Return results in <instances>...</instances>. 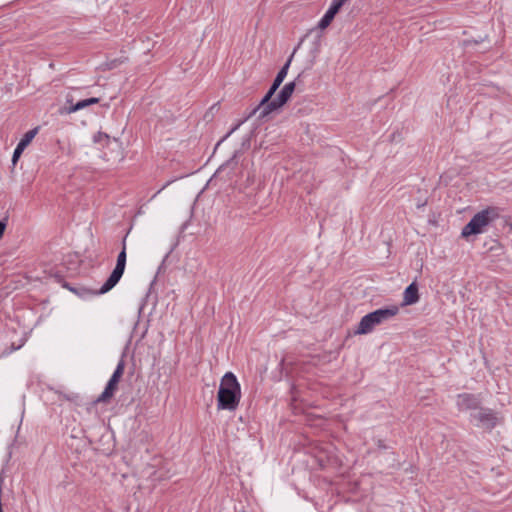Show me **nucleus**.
Instances as JSON below:
<instances>
[{
	"label": "nucleus",
	"mask_w": 512,
	"mask_h": 512,
	"mask_svg": "<svg viewBox=\"0 0 512 512\" xmlns=\"http://www.w3.org/2000/svg\"><path fill=\"white\" fill-rule=\"evenodd\" d=\"M95 141L96 142H104L107 145H116L119 147V143L115 138L111 139L108 135L103 134V133H98V135L95 136Z\"/></svg>",
	"instance_id": "4468645a"
},
{
	"label": "nucleus",
	"mask_w": 512,
	"mask_h": 512,
	"mask_svg": "<svg viewBox=\"0 0 512 512\" xmlns=\"http://www.w3.org/2000/svg\"><path fill=\"white\" fill-rule=\"evenodd\" d=\"M236 128H237V126H236V127H234V128H233L229 133H226V134H225V137H226V138H228V136L231 134V132H233Z\"/></svg>",
	"instance_id": "a211bd4d"
},
{
	"label": "nucleus",
	"mask_w": 512,
	"mask_h": 512,
	"mask_svg": "<svg viewBox=\"0 0 512 512\" xmlns=\"http://www.w3.org/2000/svg\"><path fill=\"white\" fill-rule=\"evenodd\" d=\"M347 1L348 0H333V2L330 5L329 9L326 11L325 15L319 21L318 28L321 29V30L327 28L331 24V22L333 21L335 15L339 12L341 7Z\"/></svg>",
	"instance_id": "9d476101"
},
{
	"label": "nucleus",
	"mask_w": 512,
	"mask_h": 512,
	"mask_svg": "<svg viewBox=\"0 0 512 512\" xmlns=\"http://www.w3.org/2000/svg\"><path fill=\"white\" fill-rule=\"evenodd\" d=\"M99 102V98H88L81 101H78L75 105L68 108L67 113H75L79 110H82L90 105L97 104Z\"/></svg>",
	"instance_id": "ddd939ff"
},
{
	"label": "nucleus",
	"mask_w": 512,
	"mask_h": 512,
	"mask_svg": "<svg viewBox=\"0 0 512 512\" xmlns=\"http://www.w3.org/2000/svg\"><path fill=\"white\" fill-rule=\"evenodd\" d=\"M291 63V57L287 60L285 65L280 69L277 76L275 77L273 84L265 94V96L262 98V104H265L266 102H269V100L273 97L279 86L282 84L283 80L285 79L289 66Z\"/></svg>",
	"instance_id": "1a4fd4ad"
},
{
	"label": "nucleus",
	"mask_w": 512,
	"mask_h": 512,
	"mask_svg": "<svg viewBox=\"0 0 512 512\" xmlns=\"http://www.w3.org/2000/svg\"><path fill=\"white\" fill-rule=\"evenodd\" d=\"M126 265V243L125 240L123 241V248L122 251L119 253L117 257V263L112 271L109 278L106 280V282L103 284V286L100 288V293L104 294L111 290L121 279Z\"/></svg>",
	"instance_id": "39448f33"
},
{
	"label": "nucleus",
	"mask_w": 512,
	"mask_h": 512,
	"mask_svg": "<svg viewBox=\"0 0 512 512\" xmlns=\"http://www.w3.org/2000/svg\"><path fill=\"white\" fill-rule=\"evenodd\" d=\"M478 410V412L471 414L472 419L475 420L477 424L483 428H494L497 423V417L495 413L490 409L481 407Z\"/></svg>",
	"instance_id": "6e6552de"
},
{
	"label": "nucleus",
	"mask_w": 512,
	"mask_h": 512,
	"mask_svg": "<svg viewBox=\"0 0 512 512\" xmlns=\"http://www.w3.org/2000/svg\"><path fill=\"white\" fill-rule=\"evenodd\" d=\"M124 367H125L124 361L123 360L119 361V363L117 364V367H116L114 373L112 374L111 378L109 379L104 391L98 398L99 402H105L114 395V393L117 389V385L124 373Z\"/></svg>",
	"instance_id": "423d86ee"
},
{
	"label": "nucleus",
	"mask_w": 512,
	"mask_h": 512,
	"mask_svg": "<svg viewBox=\"0 0 512 512\" xmlns=\"http://www.w3.org/2000/svg\"><path fill=\"white\" fill-rule=\"evenodd\" d=\"M222 139L217 142L216 148L221 144Z\"/></svg>",
	"instance_id": "6ab92c4d"
},
{
	"label": "nucleus",
	"mask_w": 512,
	"mask_h": 512,
	"mask_svg": "<svg viewBox=\"0 0 512 512\" xmlns=\"http://www.w3.org/2000/svg\"><path fill=\"white\" fill-rule=\"evenodd\" d=\"M219 174V170L216 171V173L213 175V177L209 180L208 184H212L213 181L216 180L217 176Z\"/></svg>",
	"instance_id": "f3484780"
},
{
	"label": "nucleus",
	"mask_w": 512,
	"mask_h": 512,
	"mask_svg": "<svg viewBox=\"0 0 512 512\" xmlns=\"http://www.w3.org/2000/svg\"><path fill=\"white\" fill-rule=\"evenodd\" d=\"M218 408L224 409V376L221 377L218 390Z\"/></svg>",
	"instance_id": "2eb2a0df"
},
{
	"label": "nucleus",
	"mask_w": 512,
	"mask_h": 512,
	"mask_svg": "<svg viewBox=\"0 0 512 512\" xmlns=\"http://www.w3.org/2000/svg\"><path fill=\"white\" fill-rule=\"evenodd\" d=\"M399 313V307L391 305L386 308L377 309L371 313H368L359 322L355 334H368L376 325H379L389 319L393 318Z\"/></svg>",
	"instance_id": "f257e3e1"
},
{
	"label": "nucleus",
	"mask_w": 512,
	"mask_h": 512,
	"mask_svg": "<svg viewBox=\"0 0 512 512\" xmlns=\"http://www.w3.org/2000/svg\"><path fill=\"white\" fill-rule=\"evenodd\" d=\"M241 399V387L232 372H226V410H235Z\"/></svg>",
	"instance_id": "20e7f679"
},
{
	"label": "nucleus",
	"mask_w": 512,
	"mask_h": 512,
	"mask_svg": "<svg viewBox=\"0 0 512 512\" xmlns=\"http://www.w3.org/2000/svg\"><path fill=\"white\" fill-rule=\"evenodd\" d=\"M5 228H6V224L4 222L0 221V239L2 238V236L4 234Z\"/></svg>",
	"instance_id": "dca6fc26"
},
{
	"label": "nucleus",
	"mask_w": 512,
	"mask_h": 512,
	"mask_svg": "<svg viewBox=\"0 0 512 512\" xmlns=\"http://www.w3.org/2000/svg\"><path fill=\"white\" fill-rule=\"evenodd\" d=\"M299 78L300 76H298L295 81L285 84L275 99L271 98L269 102H266L265 104H262L261 100L260 103L252 110L250 115L257 114L259 119H264L271 112L283 106L294 92L296 82L299 80Z\"/></svg>",
	"instance_id": "f03ea898"
},
{
	"label": "nucleus",
	"mask_w": 512,
	"mask_h": 512,
	"mask_svg": "<svg viewBox=\"0 0 512 512\" xmlns=\"http://www.w3.org/2000/svg\"><path fill=\"white\" fill-rule=\"evenodd\" d=\"M418 287L415 282L411 283L404 291L403 305H412L418 302Z\"/></svg>",
	"instance_id": "f8f14e48"
},
{
	"label": "nucleus",
	"mask_w": 512,
	"mask_h": 512,
	"mask_svg": "<svg viewBox=\"0 0 512 512\" xmlns=\"http://www.w3.org/2000/svg\"><path fill=\"white\" fill-rule=\"evenodd\" d=\"M38 133V128H34L32 130L27 131L24 136L21 138L19 143L17 144L13 156H12V163L15 165L17 161L19 160L21 154L25 150V148L31 143V141L34 139L36 134Z\"/></svg>",
	"instance_id": "9b49d317"
},
{
	"label": "nucleus",
	"mask_w": 512,
	"mask_h": 512,
	"mask_svg": "<svg viewBox=\"0 0 512 512\" xmlns=\"http://www.w3.org/2000/svg\"><path fill=\"white\" fill-rule=\"evenodd\" d=\"M456 405L460 411L478 410L481 405V399L479 395L461 393L457 395Z\"/></svg>",
	"instance_id": "0eeeda50"
},
{
	"label": "nucleus",
	"mask_w": 512,
	"mask_h": 512,
	"mask_svg": "<svg viewBox=\"0 0 512 512\" xmlns=\"http://www.w3.org/2000/svg\"><path fill=\"white\" fill-rule=\"evenodd\" d=\"M500 217V210L497 207H487L476 213L472 219L464 226L461 235L469 237L470 235L480 234L484 228L492 221Z\"/></svg>",
	"instance_id": "7ed1b4c3"
}]
</instances>
